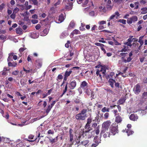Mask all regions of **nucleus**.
<instances>
[{
    "label": "nucleus",
    "mask_w": 147,
    "mask_h": 147,
    "mask_svg": "<svg viewBox=\"0 0 147 147\" xmlns=\"http://www.w3.org/2000/svg\"><path fill=\"white\" fill-rule=\"evenodd\" d=\"M87 110L85 109H83L81 113L77 114L76 116V118L78 120H84L85 119L87 116L86 113Z\"/></svg>",
    "instance_id": "f257e3e1"
},
{
    "label": "nucleus",
    "mask_w": 147,
    "mask_h": 147,
    "mask_svg": "<svg viewBox=\"0 0 147 147\" xmlns=\"http://www.w3.org/2000/svg\"><path fill=\"white\" fill-rule=\"evenodd\" d=\"M111 124V122L110 121H107L102 124L100 135H102L106 131H108L109 126Z\"/></svg>",
    "instance_id": "f03ea898"
},
{
    "label": "nucleus",
    "mask_w": 147,
    "mask_h": 147,
    "mask_svg": "<svg viewBox=\"0 0 147 147\" xmlns=\"http://www.w3.org/2000/svg\"><path fill=\"white\" fill-rule=\"evenodd\" d=\"M111 131V134L113 135L117 133L118 132L117 125L115 123L111 125V127L110 130L109 131Z\"/></svg>",
    "instance_id": "7ed1b4c3"
},
{
    "label": "nucleus",
    "mask_w": 147,
    "mask_h": 147,
    "mask_svg": "<svg viewBox=\"0 0 147 147\" xmlns=\"http://www.w3.org/2000/svg\"><path fill=\"white\" fill-rule=\"evenodd\" d=\"M138 18L136 16H134L131 18H128L127 20V23L129 24H131L132 23H135L137 21Z\"/></svg>",
    "instance_id": "20e7f679"
},
{
    "label": "nucleus",
    "mask_w": 147,
    "mask_h": 147,
    "mask_svg": "<svg viewBox=\"0 0 147 147\" xmlns=\"http://www.w3.org/2000/svg\"><path fill=\"white\" fill-rule=\"evenodd\" d=\"M80 87L83 89L86 93L89 94L87 92L88 89V84L85 81L82 82L80 84Z\"/></svg>",
    "instance_id": "39448f33"
},
{
    "label": "nucleus",
    "mask_w": 147,
    "mask_h": 147,
    "mask_svg": "<svg viewBox=\"0 0 147 147\" xmlns=\"http://www.w3.org/2000/svg\"><path fill=\"white\" fill-rule=\"evenodd\" d=\"M98 71V72H99V74L101 75V74H102L103 76L105 75L106 70L105 67L103 66L97 69L96 71Z\"/></svg>",
    "instance_id": "423d86ee"
},
{
    "label": "nucleus",
    "mask_w": 147,
    "mask_h": 147,
    "mask_svg": "<svg viewBox=\"0 0 147 147\" xmlns=\"http://www.w3.org/2000/svg\"><path fill=\"white\" fill-rule=\"evenodd\" d=\"M97 138L98 137L97 136L94 137L93 140L94 143L92 145L91 147H96L98 145L99 143H100V140Z\"/></svg>",
    "instance_id": "0eeeda50"
},
{
    "label": "nucleus",
    "mask_w": 147,
    "mask_h": 147,
    "mask_svg": "<svg viewBox=\"0 0 147 147\" xmlns=\"http://www.w3.org/2000/svg\"><path fill=\"white\" fill-rule=\"evenodd\" d=\"M134 91L135 94H138L141 91V88L140 85L137 84L134 88Z\"/></svg>",
    "instance_id": "6e6552de"
},
{
    "label": "nucleus",
    "mask_w": 147,
    "mask_h": 147,
    "mask_svg": "<svg viewBox=\"0 0 147 147\" xmlns=\"http://www.w3.org/2000/svg\"><path fill=\"white\" fill-rule=\"evenodd\" d=\"M29 13L27 11H26L22 14V15L24 17V20L25 21H28L29 20Z\"/></svg>",
    "instance_id": "1a4fd4ad"
},
{
    "label": "nucleus",
    "mask_w": 147,
    "mask_h": 147,
    "mask_svg": "<svg viewBox=\"0 0 147 147\" xmlns=\"http://www.w3.org/2000/svg\"><path fill=\"white\" fill-rule=\"evenodd\" d=\"M98 71L96 72V74L97 76H98L97 78V81L98 82H100L102 81V75L101 74H99V72Z\"/></svg>",
    "instance_id": "9d476101"
},
{
    "label": "nucleus",
    "mask_w": 147,
    "mask_h": 147,
    "mask_svg": "<svg viewBox=\"0 0 147 147\" xmlns=\"http://www.w3.org/2000/svg\"><path fill=\"white\" fill-rule=\"evenodd\" d=\"M64 20V18L63 15L61 14L59 16V18L58 19V22H57V21H56V22L58 23H60L62 22Z\"/></svg>",
    "instance_id": "9b49d317"
},
{
    "label": "nucleus",
    "mask_w": 147,
    "mask_h": 147,
    "mask_svg": "<svg viewBox=\"0 0 147 147\" xmlns=\"http://www.w3.org/2000/svg\"><path fill=\"white\" fill-rule=\"evenodd\" d=\"M70 87L71 89H74L76 87V82L75 80H74L70 83Z\"/></svg>",
    "instance_id": "f8f14e48"
},
{
    "label": "nucleus",
    "mask_w": 147,
    "mask_h": 147,
    "mask_svg": "<svg viewBox=\"0 0 147 147\" xmlns=\"http://www.w3.org/2000/svg\"><path fill=\"white\" fill-rule=\"evenodd\" d=\"M129 118L130 120L135 121L138 119V117L137 115L134 114H131L129 116Z\"/></svg>",
    "instance_id": "ddd939ff"
},
{
    "label": "nucleus",
    "mask_w": 147,
    "mask_h": 147,
    "mask_svg": "<svg viewBox=\"0 0 147 147\" xmlns=\"http://www.w3.org/2000/svg\"><path fill=\"white\" fill-rule=\"evenodd\" d=\"M42 63L41 61L39 59L36 61V67L38 69L40 68L42 66Z\"/></svg>",
    "instance_id": "4468645a"
},
{
    "label": "nucleus",
    "mask_w": 147,
    "mask_h": 147,
    "mask_svg": "<svg viewBox=\"0 0 147 147\" xmlns=\"http://www.w3.org/2000/svg\"><path fill=\"white\" fill-rule=\"evenodd\" d=\"M80 31L78 30L75 29L71 33L70 36L71 37H73L74 34H80Z\"/></svg>",
    "instance_id": "2eb2a0df"
},
{
    "label": "nucleus",
    "mask_w": 147,
    "mask_h": 147,
    "mask_svg": "<svg viewBox=\"0 0 147 147\" xmlns=\"http://www.w3.org/2000/svg\"><path fill=\"white\" fill-rule=\"evenodd\" d=\"M122 120V119L121 117L119 115L116 116L115 118V121L117 123H121Z\"/></svg>",
    "instance_id": "dca6fc26"
},
{
    "label": "nucleus",
    "mask_w": 147,
    "mask_h": 147,
    "mask_svg": "<svg viewBox=\"0 0 147 147\" xmlns=\"http://www.w3.org/2000/svg\"><path fill=\"white\" fill-rule=\"evenodd\" d=\"M50 142L51 144H54L57 142L58 136L54 138H49Z\"/></svg>",
    "instance_id": "f3484780"
},
{
    "label": "nucleus",
    "mask_w": 147,
    "mask_h": 147,
    "mask_svg": "<svg viewBox=\"0 0 147 147\" xmlns=\"http://www.w3.org/2000/svg\"><path fill=\"white\" fill-rule=\"evenodd\" d=\"M75 24L74 22V21H71L69 24L67 28V29L68 30H70L73 28L75 26Z\"/></svg>",
    "instance_id": "a211bd4d"
},
{
    "label": "nucleus",
    "mask_w": 147,
    "mask_h": 147,
    "mask_svg": "<svg viewBox=\"0 0 147 147\" xmlns=\"http://www.w3.org/2000/svg\"><path fill=\"white\" fill-rule=\"evenodd\" d=\"M16 33L17 34L21 35L23 33L22 30L20 28H17L16 29Z\"/></svg>",
    "instance_id": "6ab92c4d"
},
{
    "label": "nucleus",
    "mask_w": 147,
    "mask_h": 147,
    "mask_svg": "<svg viewBox=\"0 0 147 147\" xmlns=\"http://www.w3.org/2000/svg\"><path fill=\"white\" fill-rule=\"evenodd\" d=\"M128 51V47L126 45H125L123 46V47L121 48V50H119L118 51V52H127Z\"/></svg>",
    "instance_id": "aec40b11"
},
{
    "label": "nucleus",
    "mask_w": 147,
    "mask_h": 147,
    "mask_svg": "<svg viewBox=\"0 0 147 147\" xmlns=\"http://www.w3.org/2000/svg\"><path fill=\"white\" fill-rule=\"evenodd\" d=\"M109 82L112 88H113L114 87V84L115 83V80L112 78H110L109 79Z\"/></svg>",
    "instance_id": "412c9836"
},
{
    "label": "nucleus",
    "mask_w": 147,
    "mask_h": 147,
    "mask_svg": "<svg viewBox=\"0 0 147 147\" xmlns=\"http://www.w3.org/2000/svg\"><path fill=\"white\" fill-rule=\"evenodd\" d=\"M49 30V29L47 28L45 29L43 31L42 33H41V35L42 36H45L48 34Z\"/></svg>",
    "instance_id": "4be33fe9"
},
{
    "label": "nucleus",
    "mask_w": 147,
    "mask_h": 147,
    "mask_svg": "<svg viewBox=\"0 0 147 147\" xmlns=\"http://www.w3.org/2000/svg\"><path fill=\"white\" fill-rule=\"evenodd\" d=\"M123 132H125L127 133L128 136H129L130 135L132 134L134 132L133 131L130 130L129 129H125L124 131L123 130Z\"/></svg>",
    "instance_id": "5701e85b"
},
{
    "label": "nucleus",
    "mask_w": 147,
    "mask_h": 147,
    "mask_svg": "<svg viewBox=\"0 0 147 147\" xmlns=\"http://www.w3.org/2000/svg\"><path fill=\"white\" fill-rule=\"evenodd\" d=\"M141 10L142 11L141 12V14H144L147 13V8L146 7L142 8Z\"/></svg>",
    "instance_id": "b1692460"
},
{
    "label": "nucleus",
    "mask_w": 147,
    "mask_h": 147,
    "mask_svg": "<svg viewBox=\"0 0 147 147\" xmlns=\"http://www.w3.org/2000/svg\"><path fill=\"white\" fill-rule=\"evenodd\" d=\"M17 65V63L16 62H13L12 63L11 62H8V65L9 66H12L13 67H15Z\"/></svg>",
    "instance_id": "393cba45"
},
{
    "label": "nucleus",
    "mask_w": 147,
    "mask_h": 147,
    "mask_svg": "<svg viewBox=\"0 0 147 147\" xmlns=\"http://www.w3.org/2000/svg\"><path fill=\"white\" fill-rule=\"evenodd\" d=\"M30 37L33 38H38V35L37 34L34 32H33L31 33L30 34Z\"/></svg>",
    "instance_id": "a878e982"
},
{
    "label": "nucleus",
    "mask_w": 147,
    "mask_h": 147,
    "mask_svg": "<svg viewBox=\"0 0 147 147\" xmlns=\"http://www.w3.org/2000/svg\"><path fill=\"white\" fill-rule=\"evenodd\" d=\"M68 35V34L65 32H63L61 35L60 37L61 38H63Z\"/></svg>",
    "instance_id": "bb28decb"
},
{
    "label": "nucleus",
    "mask_w": 147,
    "mask_h": 147,
    "mask_svg": "<svg viewBox=\"0 0 147 147\" xmlns=\"http://www.w3.org/2000/svg\"><path fill=\"white\" fill-rule=\"evenodd\" d=\"M104 133L103 135V136L104 138H106L108 137H109V136L111 135L110 133L108 131H106Z\"/></svg>",
    "instance_id": "cd10ccee"
},
{
    "label": "nucleus",
    "mask_w": 147,
    "mask_h": 147,
    "mask_svg": "<svg viewBox=\"0 0 147 147\" xmlns=\"http://www.w3.org/2000/svg\"><path fill=\"white\" fill-rule=\"evenodd\" d=\"M73 5L72 3H70L69 6L67 5H66L65 6V8L66 9L68 10H71L72 8Z\"/></svg>",
    "instance_id": "c85d7f7f"
},
{
    "label": "nucleus",
    "mask_w": 147,
    "mask_h": 147,
    "mask_svg": "<svg viewBox=\"0 0 147 147\" xmlns=\"http://www.w3.org/2000/svg\"><path fill=\"white\" fill-rule=\"evenodd\" d=\"M143 37V36H141L140 37L139 39L138 42L140 43L141 46L143 45L144 43L143 41L142 40Z\"/></svg>",
    "instance_id": "c756f323"
},
{
    "label": "nucleus",
    "mask_w": 147,
    "mask_h": 147,
    "mask_svg": "<svg viewBox=\"0 0 147 147\" xmlns=\"http://www.w3.org/2000/svg\"><path fill=\"white\" fill-rule=\"evenodd\" d=\"M115 75V73L113 72H111L110 73L109 75H108L106 76V78L107 79L112 78Z\"/></svg>",
    "instance_id": "7c9ffc66"
},
{
    "label": "nucleus",
    "mask_w": 147,
    "mask_h": 147,
    "mask_svg": "<svg viewBox=\"0 0 147 147\" xmlns=\"http://www.w3.org/2000/svg\"><path fill=\"white\" fill-rule=\"evenodd\" d=\"M42 118V117H38L36 118H35L32 119L31 120V122L32 123H33V122H34V121H35L37 120L40 119Z\"/></svg>",
    "instance_id": "2f4dec72"
},
{
    "label": "nucleus",
    "mask_w": 147,
    "mask_h": 147,
    "mask_svg": "<svg viewBox=\"0 0 147 147\" xmlns=\"http://www.w3.org/2000/svg\"><path fill=\"white\" fill-rule=\"evenodd\" d=\"M72 71L71 70H70L69 71H66L65 73L64 76H65L68 77L70 76V74L72 73Z\"/></svg>",
    "instance_id": "473e14b6"
},
{
    "label": "nucleus",
    "mask_w": 147,
    "mask_h": 147,
    "mask_svg": "<svg viewBox=\"0 0 147 147\" xmlns=\"http://www.w3.org/2000/svg\"><path fill=\"white\" fill-rule=\"evenodd\" d=\"M125 101V99L124 98H121L119 99L118 101V103L120 105H121Z\"/></svg>",
    "instance_id": "72a5a7b5"
},
{
    "label": "nucleus",
    "mask_w": 147,
    "mask_h": 147,
    "mask_svg": "<svg viewBox=\"0 0 147 147\" xmlns=\"http://www.w3.org/2000/svg\"><path fill=\"white\" fill-rule=\"evenodd\" d=\"M52 108V107L50 106V105H49L48 106L46 110V112L47 114H48L49 112Z\"/></svg>",
    "instance_id": "f704fd0d"
},
{
    "label": "nucleus",
    "mask_w": 147,
    "mask_h": 147,
    "mask_svg": "<svg viewBox=\"0 0 147 147\" xmlns=\"http://www.w3.org/2000/svg\"><path fill=\"white\" fill-rule=\"evenodd\" d=\"M85 24L81 23V26L80 27V30L81 31H83L85 30L84 28Z\"/></svg>",
    "instance_id": "c9c22d12"
},
{
    "label": "nucleus",
    "mask_w": 147,
    "mask_h": 147,
    "mask_svg": "<svg viewBox=\"0 0 147 147\" xmlns=\"http://www.w3.org/2000/svg\"><path fill=\"white\" fill-rule=\"evenodd\" d=\"M89 142V141L88 140H85L83 141H82L80 142V144H82L83 145L85 146Z\"/></svg>",
    "instance_id": "e433bc0d"
},
{
    "label": "nucleus",
    "mask_w": 147,
    "mask_h": 147,
    "mask_svg": "<svg viewBox=\"0 0 147 147\" xmlns=\"http://www.w3.org/2000/svg\"><path fill=\"white\" fill-rule=\"evenodd\" d=\"M109 108H106V107H104L103 108L102 110L101 111L102 112H109Z\"/></svg>",
    "instance_id": "4c0bfd02"
},
{
    "label": "nucleus",
    "mask_w": 147,
    "mask_h": 147,
    "mask_svg": "<svg viewBox=\"0 0 147 147\" xmlns=\"http://www.w3.org/2000/svg\"><path fill=\"white\" fill-rule=\"evenodd\" d=\"M111 4H107L106 7L107 9L109 10H111L113 6L111 5Z\"/></svg>",
    "instance_id": "58836bf2"
},
{
    "label": "nucleus",
    "mask_w": 147,
    "mask_h": 147,
    "mask_svg": "<svg viewBox=\"0 0 147 147\" xmlns=\"http://www.w3.org/2000/svg\"><path fill=\"white\" fill-rule=\"evenodd\" d=\"M132 60V58L130 57H128L127 59L126 60H124V63H126L127 62H129L131 60Z\"/></svg>",
    "instance_id": "ea45409f"
},
{
    "label": "nucleus",
    "mask_w": 147,
    "mask_h": 147,
    "mask_svg": "<svg viewBox=\"0 0 147 147\" xmlns=\"http://www.w3.org/2000/svg\"><path fill=\"white\" fill-rule=\"evenodd\" d=\"M19 73V71L18 70H15L13 71L12 73V74L13 75L16 76Z\"/></svg>",
    "instance_id": "a19ab883"
},
{
    "label": "nucleus",
    "mask_w": 147,
    "mask_h": 147,
    "mask_svg": "<svg viewBox=\"0 0 147 147\" xmlns=\"http://www.w3.org/2000/svg\"><path fill=\"white\" fill-rule=\"evenodd\" d=\"M95 131L96 135H98L99 134L100 131L99 129V127H98L96 128Z\"/></svg>",
    "instance_id": "79ce46f5"
},
{
    "label": "nucleus",
    "mask_w": 147,
    "mask_h": 147,
    "mask_svg": "<svg viewBox=\"0 0 147 147\" xmlns=\"http://www.w3.org/2000/svg\"><path fill=\"white\" fill-rule=\"evenodd\" d=\"M19 10V9L18 7H16L14 9V10H13V13H14L15 14H16V13Z\"/></svg>",
    "instance_id": "37998d69"
},
{
    "label": "nucleus",
    "mask_w": 147,
    "mask_h": 147,
    "mask_svg": "<svg viewBox=\"0 0 147 147\" xmlns=\"http://www.w3.org/2000/svg\"><path fill=\"white\" fill-rule=\"evenodd\" d=\"M95 45L96 46H100L101 48L104 46V45L98 42L95 43Z\"/></svg>",
    "instance_id": "c03bdc74"
},
{
    "label": "nucleus",
    "mask_w": 147,
    "mask_h": 147,
    "mask_svg": "<svg viewBox=\"0 0 147 147\" xmlns=\"http://www.w3.org/2000/svg\"><path fill=\"white\" fill-rule=\"evenodd\" d=\"M6 36H5L4 35H0V39L4 40L6 39Z\"/></svg>",
    "instance_id": "a18cd8bd"
},
{
    "label": "nucleus",
    "mask_w": 147,
    "mask_h": 147,
    "mask_svg": "<svg viewBox=\"0 0 147 147\" xmlns=\"http://www.w3.org/2000/svg\"><path fill=\"white\" fill-rule=\"evenodd\" d=\"M125 45H127V46H129L131 47L132 46V44L130 42H126L124 43Z\"/></svg>",
    "instance_id": "49530a36"
},
{
    "label": "nucleus",
    "mask_w": 147,
    "mask_h": 147,
    "mask_svg": "<svg viewBox=\"0 0 147 147\" xmlns=\"http://www.w3.org/2000/svg\"><path fill=\"white\" fill-rule=\"evenodd\" d=\"M114 14L116 17V19H117L118 18V17L120 15V14H119L118 11L115 12Z\"/></svg>",
    "instance_id": "de8ad7c7"
},
{
    "label": "nucleus",
    "mask_w": 147,
    "mask_h": 147,
    "mask_svg": "<svg viewBox=\"0 0 147 147\" xmlns=\"http://www.w3.org/2000/svg\"><path fill=\"white\" fill-rule=\"evenodd\" d=\"M142 97L145 99H147V92H144L142 95Z\"/></svg>",
    "instance_id": "09e8293b"
},
{
    "label": "nucleus",
    "mask_w": 147,
    "mask_h": 147,
    "mask_svg": "<svg viewBox=\"0 0 147 147\" xmlns=\"http://www.w3.org/2000/svg\"><path fill=\"white\" fill-rule=\"evenodd\" d=\"M88 0H85L84 2L82 3V6L83 7H85L88 3Z\"/></svg>",
    "instance_id": "8fccbe9b"
},
{
    "label": "nucleus",
    "mask_w": 147,
    "mask_h": 147,
    "mask_svg": "<svg viewBox=\"0 0 147 147\" xmlns=\"http://www.w3.org/2000/svg\"><path fill=\"white\" fill-rule=\"evenodd\" d=\"M133 37V36H129V38L127 40V42L131 43L132 40V38Z\"/></svg>",
    "instance_id": "3c124183"
},
{
    "label": "nucleus",
    "mask_w": 147,
    "mask_h": 147,
    "mask_svg": "<svg viewBox=\"0 0 147 147\" xmlns=\"http://www.w3.org/2000/svg\"><path fill=\"white\" fill-rule=\"evenodd\" d=\"M119 21L120 23H122L123 24H125L126 23V21L123 19L120 20Z\"/></svg>",
    "instance_id": "603ef678"
},
{
    "label": "nucleus",
    "mask_w": 147,
    "mask_h": 147,
    "mask_svg": "<svg viewBox=\"0 0 147 147\" xmlns=\"http://www.w3.org/2000/svg\"><path fill=\"white\" fill-rule=\"evenodd\" d=\"M89 15L92 16H95V13L94 11H92L89 13Z\"/></svg>",
    "instance_id": "864d4df0"
},
{
    "label": "nucleus",
    "mask_w": 147,
    "mask_h": 147,
    "mask_svg": "<svg viewBox=\"0 0 147 147\" xmlns=\"http://www.w3.org/2000/svg\"><path fill=\"white\" fill-rule=\"evenodd\" d=\"M106 22L105 21H100L99 22H98V24L100 25H103L104 24H106Z\"/></svg>",
    "instance_id": "5fc2aeb1"
},
{
    "label": "nucleus",
    "mask_w": 147,
    "mask_h": 147,
    "mask_svg": "<svg viewBox=\"0 0 147 147\" xmlns=\"http://www.w3.org/2000/svg\"><path fill=\"white\" fill-rule=\"evenodd\" d=\"M113 1L118 4L120 3L122 1V0H112Z\"/></svg>",
    "instance_id": "6e6d98bb"
},
{
    "label": "nucleus",
    "mask_w": 147,
    "mask_h": 147,
    "mask_svg": "<svg viewBox=\"0 0 147 147\" xmlns=\"http://www.w3.org/2000/svg\"><path fill=\"white\" fill-rule=\"evenodd\" d=\"M40 133H39L38 134V137L34 140H28V141L30 142H33L34 141L37 140L38 139V138H39L40 137Z\"/></svg>",
    "instance_id": "4d7b16f0"
},
{
    "label": "nucleus",
    "mask_w": 147,
    "mask_h": 147,
    "mask_svg": "<svg viewBox=\"0 0 147 147\" xmlns=\"http://www.w3.org/2000/svg\"><path fill=\"white\" fill-rule=\"evenodd\" d=\"M16 17V14L13 13L10 16V17L13 20H14L15 19Z\"/></svg>",
    "instance_id": "13d9d810"
},
{
    "label": "nucleus",
    "mask_w": 147,
    "mask_h": 147,
    "mask_svg": "<svg viewBox=\"0 0 147 147\" xmlns=\"http://www.w3.org/2000/svg\"><path fill=\"white\" fill-rule=\"evenodd\" d=\"M115 18H116V17L114 14L111 16L109 18V19L108 21H110L111 20L114 19Z\"/></svg>",
    "instance_id": "bf43d9fd"
},
{
    "label": "nucleus",
    "mask_w": 147,
    "mask_h": 147,
    "mask_svg": "<svg viewBox=\"0 0 147 147\" xmlns=\"http://www.w3.org/2000/svg\"><path fill=\"white\" fill-rule=\"evenodd\" d=\"M69 136H70V141L71 142H73V134H70L69 135Z\"/></svg>",
    "instance_id": "052dcab7"
},
{
    "label": "nucleus",
    "mask_w": 147,
    "mask_h": 147,
    "mask_svg": "<svg viewBox=\"0 0 147 147\" xmlns=\"http://www.w3.org/2000/svg\"><path fill=\"white\" fill-rule=\"evenodd\" d=\"M31 22L33 24H36L38 23V21L36 20H32Z\"/></svg>",
    "instance_id": "680f3d73"
},
{
    "label": "nucleus",
    "mask_w": 147,
    "mask_h": 147,
    "mask_svg": "<svg viewBox=\"0 0 147 147\" xmlns=\"http://www.w3.org/2000/svg\"><path fill=\"white\" fill-rule=\"evenodd\" d=\"M104 117L106 119H107L109 116V113H105L104 115Z\"/></svg>",
    "instance_id": "e2e57ef3"
},
{
    "label": "nucleus",
    "mask_w": 147,
    "mask_h": 147,
    "mask_svg": "<svg viewBox=\"0 0 147 147\" xmlns=\"http://www.w3.org/2000/svg\"><path fill=\"white\" fill-rule=\"evenodd\" d=\"M92 119L91 118H89L87 119V123L90 124L92 122Z\"/></svg>",
    "instance_id": "0e129e2a"
},
{
    "label": "nucleus",
    "mask_w": 147,
    "mask_h": 147,
    "mask_svg": "<svg viewBox=\"0 0 147 147\" xmlns=\"http://www.w3.org/2000/svg\"><path fill=\"white\" fill-rule=\"evenodd\" d=\"M90 124H88L87 123H86V124L85 126V128L86 129H89V128H90Z\"/></svg>",
    "instance_id": "69168bd1"
},
{
    "label": "nucleus",
    "mask_w": 147,
    "mask_h": 147,
    "mask_svg": "<svg viewBox=\"0 0 147 147\" xmlns=\"http://www.w3.org/2000/svg\"><path fill=\"white\" fill-rule=\"evenodd\" d=\"M32 1L33 3L35 5H37L38 2L37 0H32Z\"/></svg>",
    "instance_id": "338daca9"
},
{
    "label": "nucleus",
    "mask_w": 147,
    "mask_h": 147,
    "mask_svg": "<svg viewBox=\"0 0 147 147\" xmlns=\"http://www.w3.org/2000/svg\"><path fill=\"white\" fill-rule=\"evenodd\" d=\"M40 24H37L35 26V28L37 30H38L40 28Z\"/></svg>",
    "instance_id": "774afa93"
}]
</instances>
